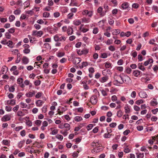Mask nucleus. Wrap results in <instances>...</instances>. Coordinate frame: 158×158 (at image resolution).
Listing matches in <instances>:
<instances>
[{"instance_id": "nucleus-1", "label": "nucleus", "mask_w": 158, "mask_h": 158, "mask_svg": "<svg viewBox=\"0 0 158 158\" xmlns=\"http://www.w3.org/2000/svg\"><path fill=\"white\" fill-rule=\"evenodd\" d=\"M114 80L113 83L116 85L119 86L120 84H122L124 82L123 79L121 75H118L115 73L114 75Z\"/></svg>"}, {"instance_id": "nucleus-2", "label": "nucleus", "mask_w": 158, "mask_h": 158, "mask_svg": "<svg viewBox=\"0 0 158 158\" xmlns=\"http://www.w3.org/2000/svg\"><path fill=\"white\" fill-rule=\"evenodd\" d=\"M103 149V147L102 146L99 145V146L96 147L94 148L91 151L92 153L95 154L99 152Z\"/></svg>"}, {"instance_id": "nucleus-3", "label": "nucleus", "mask_w": 158, "mask_h": 158, "mask_svg": "<svg viewBox=\"0 0 158 158\" xmlns=\"http://www.w3.org/2000/svg\"><path fill=\"white\" fill-rule=\"evenodd\" d=\"M90 102L93 105L96 104L97 102V97L96 95H93L90 98Z\"/></svg>"}, {"instance_id": "nucleus-4", "label": "nucleus", "mask_w": 158, "mask_h": 158, "mask_svg": "<svg viewBox=\"0 0 158 158\" xmlns=\"http://www.w3.org/2000/svg\"><path fill=\"white\" fill-rule=\"evenodd\" d=\"M43 34V32L42 31H32V35L34 36L41 37Z\"/></svg>"}, {"instance_id": "nucleus-5", "label": "nucleus", "mask_w": 158, "mask_h": 158, "mask_svg": "<svg viewBox=\"0 0 158 158\" xmlns=\"http://www.w3.org/2000/svg\"><path fill=\"white\" fill-rule=\"evenodd\" d=\"M139 96L141 98H146L148 97V95L146 92L144 91H141L139 94Z\"/></svg>"}, {"instance_id": "nucleus-6", "label": "nucleus", "mask_w": 158, "mask_h": 158, "mask_svg": "<svg viewBox=\"0 0 158 158\" xmlns=\"http://www.w3.org/2000/svg\"><path fill=\"white\" fill-rule=\"evenodd\" d=\"M108 79V77L107 75H105L100 79V81L101 82L103 83L106 81Z\"/></svg>"}, {"instance_id": "nucleus-7", "label": "nucleus", "mask_w": 158, "mask_h": 158, "mask_svg": "<svg viewBox=\"0 0 158 158\" xmlns=\"http://www.w3.org/2000/svg\"><path fill=\"white\" fill-rule=\"evenodd\" d=\"M11 116L10 115H4L2 118V120L4 121H9L10 119Z\"/></svg>"}, {"instance_id": "nucleus-8", "label": "nucleus", "mask_w": 158, "mask_h": 158, "mask_svg": "<svg viewBox=\"0 0 158 158\" xmlns=\"http://www.w3.org/2000/svg\"><path fill=\"white\" fill-rule=\"evenodd\" d=\"M35 94V91H33L32 92H30L29 93L26 94V96L28 98H31L34 96Z\"/></svg>"}, {"instance_id": "nucleus-9", "label": "nucleus", "mask_w": 158, "mask_h": 158, "mask_svg": "<svg viewBox=\"0 0 158 158\" xmlns=\"http://www.w3.org/2000/svg\"><path fill=\"white\" fill-rule=\"evenodd\" d=\"M123 78V80H124L125 82H126V83H129L131 81L130 78L127 75H124Z\"/></svg>"}, {"instance_id": "nucleus-10", "label": "nucleus", "mask_w": 158, "mask_h": 158, "mask_svg": "<svg viewBox=\"0 0 158 158\" xmlns=\"http://www.w3.org/2000/svg\"><path fill=\"white\" fill-rule=\"evenodd\" d=\"M102 8L101 7H99L97 10L98 13H99L101 16H104L105 14V13H102Z\"/></svg>"}, {"instance_id": "nucleus-11", "label": "nucleus", "mask_w": 158, "mask_h": 158, "mask_svg": "<svg viewBox=\"0 0 158 158\" xmlns=\"http://www.w3.org/2000/svg\"><path fill=\"white\" fill-rule=\"evenodd\" d=\"M22 61L23 64H27L29 62V59L27 57L24 56L22 59Z\"/></svg>"}, {"instance_id": "nucleus-12", "label": "nucleus", "mask_w": 158, "mask_h": 158, "mask_svg": "<svg viewBox=\"0 0 158 158\" xmlns=\"http://www.w3.org/2000/svg\"><path fill=\"white\" fill-rule=\"evenodd\" d=\"M67 33L68 35H70L73 33V28L70 27H69L67 30Z\"/></svg>"}, {"instance_id": "nucleus-13", "label": "nucleus", "mask_w": 158, "mask_h": 158, "mask_svg": "<svg viewBox=\"0 0 158 158\" xmlns=\"http://www.w3.org/2000/svg\"><path fill=\"white\" fill-rule=\"evenodd\" d=\"M150 104L152 106H155L157 105L158 103L156 101V99L154 98L150 102Z\"/></svg>"}, {"instance_id": "nucleus-14", "label": "nucleus", "mask_w": 158, "mask_h": 158, "mask_svg": "<svg viewBox=\"0 0 158 158\" xmlns=\"http://www.w3.org/2000/svg\"><path fill=\"white\" fill-rule=\"evenodd\" d=\"M6 103L7 104L11 105L12 106H13L16 104L15 101L14 99L7 100V101Z\"/></svg>"}, {"instance_id": "nucleus-15", "label": "nucleus", "mask_w": 158, "mask_h": 158, "mask_svg": "<svg viewBox=\"0 0 158 158\" xmlns=\"http://www.w3.org/2000/svg\"><path fill=\"white\" fill-rule=\"evenodd\" d=\"M81 61L80 58H75L73 60V62L75 64H79Z\"/></svg>"}, {"instance_id": "nucleus-16", "label": "nucleus", "mask_w": 158, "mask_h": 158, "mask_svg": "<svg viewBox=\"0 0 158 158\" xmlns=\"http://www.w3.org/2000/svg\"><path fill=\"white\" fill-rule=\"evenodd\" d=\"M141 73V72L138 70H135L133 72V75L134 76L138 77V76L140 75Z\"/></svg>"}, {"instance_id": "nucleus-17", "label": "nucleus", "mask_w": 158, "mask_h": 158, "mask_svg": "<svg viewBox=\"0 0 158 158\" xmlns=\"http://www.w3.org/2000/svg\"><path fill=\"white\" fill-rule=\"evenodd\" d=\"M64 128H65V130L67 131H69L70 129V125L69 124L66 123L64 124Z\"/></svg>"}, {"instance_id": "nucleus-18", "label": "nucleus", "mask_w": 158, "mask_h": 158, "mask_svg": "<svg viewBox=\"0 0 158 158\" xmlns=\"http://www.w3.org/2000/svg\"><path fill=\"white\" fill-rule=\"evenodd\" d=\"M129 7V5L127 2H124L121 5V7L123 9H126Z\"/></svg>"}, {"instance_id": "nucleus-19", "label": "nucleus", "mask_w": 158, "mask_h": 158, "mask_svg": "<svg viewBox=\"0 0 158 158\" xmlns=\"http://www.w3.org/2000/svg\"><path fill=\"white\" fill-rule=\"evenodd\" d=\"M8 68L5 66H4L2 67L1 71L2 72V73L4 74L6 73L8 71Z\"/></svg>"}, {"instance_id": "nucleus-20", "label": "nucleus", "mask_w": 158, "mask_h": 158, "mask_svg": "<svg viewBox=\"0 0 158 158\" xmlns=\"http://www.w3.org/2000/svg\"><path fill=\"white\" fill-rule=\"evenodd\" d=\"M138 68L143 71L145 70V68L142 65V63H139L138 64Z\"/></svg>"}, {"instance_id": "nucleus-21", "label": "nucleus", "mask_w": 158, "mask_h": 158, "mask_svg": "<svg viewBox=\"0 0 158 158\" xmlns=\"http://www.w3.org/2000/svg\"><path fill=\"white\" fill-rule=\"evenodd\" d=\"M61 35H56L54 36V39L56 42L60 41V36Z\"/></svg>"}, {"instance_id": "nucleus-22", "label": "nucleus", "mask_w": 158, "mask_h": 158, "mask_svg": "<svg viewBox=\"0 0 158 158\" xmlns=\"http://www.w3.org/2000/svg\"><path fill=\"white\" fill-rule=\"evenodd\" d=\"M88 65V63L86 62H83L82 63V65L79 66L80 69H82L84 67H86Z\"/></svg>"}, {"instance_id": "nucleus-23", "label": "nucleus", "mask_w": 158, "mask_h": 158, "mask_svg": "<svg viewBox=\"0 0 158 158\" xmlns=\"http://www.w3.org/2000/svg\"><path fill=\"white\" fill-rule=\"evenodd\" d=\"M43 102L41 100H39L36 101L35 103L37 106H40L42 105Z\"/></svg>"}, {"instance_id": "nucleus-24", "label": "nucleus", "mask_w": 158, "mask_h": 158, "mask_svg": "<svg viewBox=\"0 0 158 158\" xmlns=\"http://www.w3.org/2000/svg\"><path fill=\"white\" fill-rule=\"evenodd\" d=\"M125 112L126 113H129L130 112V108L128 105L124 107Z\"/></svg>"}, {"instance_id": "nucleus-25", "label": "nucleus", "mask_w": 158, "mask_h": 158, "mask_svg": "<svg viewBox=\"0 0 158 158\" xmlns=\"http://www.w3.org/2000/svg\"><path fill=\"white\" fill-rule=\"evenodd\" d=\"M16 85L14 84L9 88V91L10 92H13L15 90V87Z\"/></svg>"}, {"instance_id": "nucleus-26", "label": "nucleus", "mask_w": 158, "mask_h": 158, "mask_svg": "<svg viewBox=\"0 0 158 158\" xmlns=\"http://www.w3.org/2000/svg\"><path fill=\"white\" fill-rule=\"evenodd\" d=\"M68 131L64 130H61L60 131V133L62 134L64 136H66L68 134V132H67Z\"/></svg>"}, {"instance_id": "nucleus-27", "label": "nucleus", "mask_w": 158, "mask_h": 158, "mask_svg": "<svg viewBox=\"0 0 158 158\" xmlns=\"http://www.w3.org/2000/svg\"><path fill=\"white\" fill-rule=\"evenodd\" d=\"M98 143V144H100V142L99 141H96V142H93L91 143V146L92 147H93L94 148H95L96 147L97 145H96L95 144H97Z\"/></svg>"}, {"instance_id": "nucleus-28", "label": "nucleus", "mask_w": 158, "mask_h": 158, "mask_svg": "<svg viewBox=\"0 0 158 158\" xmlns=\"http://www.w3.org/2000/svg\"><path fill=\"white\" fill-rule=\"evenodd\" d=\"M120 33L119 30L118 29H115L113 30L112 34L114 35H117Z\"/></svg>"}, {"instance_id": "nucleus-29", "label": "nucleus", "mask_w": 158, "mask_h": 158, "mask_svg": "<svg viewBox=\"0 0 158 158\" xmlns=\"http://www.w3.org/2000/svg\"><path fill=\"white\" fill-rule=\"evenodd\" d=\"M17 115L19 116L22 117L25 115V114L22 111H19L17 112Z\"/></svg>"}, {"instance_id": "nucleus-30", "label": "nucleus", "mask_w": 158, "mask_h": 158, "mask_svg": "<svg viewBox=\"0 0 158 158\" xmlns=\"http://www.w3.org/2000/svg\"><path fill=\"white\" fill-rule=\"evenodd\" d=\"M117 115L118 117H122L123 115V112L121 110H120L117 112Z\"/></svg>"}, {"instance_id": "nucleus-31", "label": "nucleus", "mask_w": 158, "mask_h": 158, "mask_svg": "<svg viewBox=\"0 0 158 158\" xmlns=\"http://www.w3.org/2000/svg\"><path fill=\"white\" fill-rule=\"evenodd\" d=\"M82 119V117L81 116H76L74 118L75 120L77 122H79L81 121Z\"/></svg>"}, {"instance_id": "nucleus-32", "label": "nucleus", "mask_w": 158, "mask_h": 158, "mask_svg": "<svg viewBox=\"0 0 158 158\" xmlns=\"http://www.w3.org/2000/svg\"><path fill=\"white\" fill-rule=\"evenodd\" d=\"M74 24L76 26H79L81 24V22L78 20L73 21Z\"/></svg>"}, {"instance_id": "nucleus-33", "label": "nucleus", "mask_w": 158, "mask_h": 158, "mask_svg": "<svg viewBox=\"0 0 158 158\" xmlns=\"http://www.w3.org/2000/svg\"><path fill=\"white\" fill-rule=\"evenodd\" d=\"M64 52H59L57 53V56L58 57H61L64 56Z\"/></svg>"}, {"instance_id": "nucleus-34", "label": "nucleus", "mask_w": 158, "mask_h": 158, "mask_svg": "<svg viewBox=\"0 0 158 158\" xmlns=\"http://www.w3.org/2000/svg\"><path fill=\"white\" fill-rule=\"evenodd\" d=\"M108 49L112 52H114L115 50V47L113 45H110L108 47Z\"/></svg>"}, {"instance_id": "nucleus-35", "label": "nucleus", "mask_w": 158, "mask_h": 158, "mask_svg": "<svg viewBox=\"0 0 158 158\" xmlns=\"http://www.w3.org/2000/svg\"><path fill=\"white\" fill-rule=\"evenodd\" d=\"M30 52V50L29 48H25L23 50V52L24 54H27L29 53Z\"/></svg>"}, {"instance_id": "nucleus-36", "label": "nucleus", "mask_w": 158, "mask_h": 158, "mask_svg": "<svg viewBox=\"0 0 158 158\" xmlns=\"http://www.w3.org/2000/svg\"><path fill=\"white\" fill-rule=\"evenodd\" d=\"M15 16L13 15H11L9 17V20L10 22H11L15 19Z\"/></svg>"}, {"instance_id": "nucleus-37", "label": "nucleus", "mask_w": 158, "mask_h": 158, "mask_svg": "<svg viewBox=\"0 0 158 158\" xmlns=\"http://www.w3.org/2000/svg\"><path fill=\"white\" fill-rule=\"evenodd\" d=\"M136 92L135 91H133L131 94V97L133 98H135L136 96Z\"/></svg>"}, {"instance_id": "nucleus-38", "label": "nucleus", "mask_w": 158, "mask_h": 158, "mask_svg": "<svg viewBox=\"0 0 158 158\" xmlns=\"http://www.w3.org/2000/svg\"><path fill=\"white\" fill-rule=\"evenodd\" d=\"M50 15V13L47 12H44L43 13V16L44 17L48 18L49 17Z\"/></svg>"}, {"instance_id": "nucleus-39", "label": "nucleus", "mask_w": 158, "mask_h": 158, "mask_svg": "<svg viewBox=\"0 0 158 158\" xmlns=\"http://www.w3.org/2000/svg\"><path fill=\"white\" fill-rule=\"evenodd\" d=\"M21 11L19 9H17L14 12V14L15 15H18L20 14Z\"/></svg>"}, {"instance_id": "nucleus-40", "label": "nucleus", "mask_w": 158, "mask_h": 158, "mask_svg": "<svg viewBox=\"0 0 158 158\" xmlns=\"http://www.w3.org/2000/svg\"><path fill=\"white\" fill-rule=\"evenodd\" d=\"M60 14L59 12H55L53 14V16L56 18L60 16Z\"/></svg>"}, {"instance_id": "nucleus-41", "label": "nucleus", "mask_w": 158, "mask_h": 158, "mask_svg": "<svg viewBox=\"0 0 158 158\" xmlns=\"http://www.w3.org/2000/svg\"><path fill=\"white\" fill-rule=\"evenodd\" d=\"M56 138L58 139H59L60 140H62L63 138V137L62 135L59 134L57 135L56 136Z\"/></svg>"}, {"instance_id": "nucleus-42", "label": "nucleus", "mask_w": 158, "mask_h": 158, "mask_svg": "<svg viewBox=\"0 0 158 158\" xmlns=\"http://www.w3.org/2000/svg\"><path fill=\"white\" fill-rule=\"evenodd\" d=\"M26 14L32 15L34 14V12L32 10H29L26 11Z\"/></svg>"}, {"instance_id": "nucleus-43", "label": "nucleus", "mask_w": 158, "mask_h": 158, "mask_svg": "<svg viewBox=\"0 0 158 158\" xmlns=\"http://www.w3.org/2000/svg\"><path fill=\"white\" fill-rule=\"evenodd\" d=\"M6 38L7 39H10L11 35L9 32H6L5 34Z\"/></svg>"}, {"instance_id": "nucleus-44", "label": "nucleus", "mask_w": 158, "mask_h": 158, "mask_svg": "<svg viewBox=\"0 0 158 158\" xmlns=\"http://www.w3.org/2000/svg\"><path fill=\"white\" fill-rule=\"evenodd\" d=\"M24 142H25L24 141H20L19 143V144H18V147L19 148H21L22 147L23 144L24 143Z\"/></svg>"}, {"instance_id": "nucleus-45", "label": "nucleus", "mask_w": 158, "mask_h": 158, "mask_svg": "<svg viewBox=\"0 0 158 158\" xmlns=\"http://www.w3.org/2000/svg\"><path fill=\"white\" fill-rule=\"evenodd\" d=\"M137 155V158H143L144 156V153H136Z\"/></svg>"}, {"instance_id": "nucleus-46", "label": "nucleus", "mask_w": 158, "mask_h": 158, "mask_svg": "<svg viewBox=\"0 0 158 158\" xmlns=\"http://www.w3.org/2000/svg\"><path fill=\"white\" fill-rule=\"evenodd\" d=\"M66 37L64 36H60V41H64L66 39Z\"/></svg>"}, {"instance_id": "nucleus-47", "label": "nucleus", "mask_w": 158, "mask_h": 158, "mask_svg": "<svg viewBox=\"0 0 158 158\" xmlns=\"http://www.w3.org/2000/svg\"><path fill=\"white\" fill-rule=\"evenodd\" d=\"M112 43L113 40L112 39H108L106 42V43L108 45L112 44Z\"/></svg>"}, {"instance_id": "nucleus-48", "label": "nucleus", "mask_w": 158, "mask_h": 158, "mask_svg": "<svg viewBox=\"0 0 158 158\" xmlns=\"http://www.w3.org/2000/svg\"><path fill=\"white\" fill-rule=\"evenodd\" d=\"M111 135V134H110L108 132L107 133H105L104 134V137L105 138H110Z\"/></svg>"}, {"instance_id": "nucleus-49", "label": "nucleus", "mask_w": 158, "mask_h": 158, "mask_svg": "<svg viewBox=\"0 0 158 158\" xmlns=\"http://www.w3.org/2000/svg\"><path fill=\"white\" fill-rule=\"evenodd\" d=\"M54 4L52 0H48V6H51L53 5Z\"/></svg>"}, {"instance_id": "nucleus-50", "label": "nucleus", "mask_w": 158, "mask_h": 158, "mask_svg": "<svg viewBox=\"0 0 158 158\" xmlns=\"http://www.w3.org/2000/svg\"><path fill=\"white\" fill-rule=\"evenodd\" d=\"M20 134L23 137L24 136L26 135V131L25 130H23L21 131L20 132Z\"/></svg>"}, {"instance_id": "nucleus-51", "label": "nucleus", "mask_w": 158, "mask_h": 158, "mask_svg": "<svg viewBox=\"0 0 158 158\" xmlns=\"http://www.w3.org/2000/svg\"><path fill=\"white\" fill-rule=\"evenodd\" d=\"M124 151L126 153H128L130 152V149L127 147L124 148Z\"/></svg>"}, {"instance_id": "nucleus-52", "label": "nucleus", "mask_w": 158, "mask_h": 158, "mask_svg": "<svg viewBox=\"0 0 158 158\" xmlns=\"http://www.w3.org/2000/svg\"><path fill=\"white\" fill-rule=\"evenodd\" d=\"M19 108V106L18 105H17L15 107H14L13 108V110L15 112H16L18 110Z\"/></svg>"}, {"instance_id": "nucleus-53", "label": "nucleus", "mask_w": 158, "mask_h": 158, "mask_svg": "<svg viewBox=\"0 0 158 158\" xmlns=\"http://www.w3.org/2000/svg\"><path fill=\"white\" fill-rule=\"evenodd\" d=\"M143 100L142 99H140V100H138L136 101V103L138 105H139L141 103H143Z\"/></svg>"}, {"instance_id": "nucleus-54", "label": "nucleus", "mask_w": 158, "mask_h": 158, "mask_svg": "<svg viewBox=\"0 0 158 158\" xmlns=\"http://www.w3.org/2000/svg\"><path fill=\"white\" fill-rule=\"evenodd\" d=\"M102 94L103 96H106L107 95V94L106 92V91L102 89L101 90Z\"/></svg>"}, {"instance_id": "nucleus-55", "label": "nucleus", "mask_w": 158, "mask_h": 158, "mask_svg": "<svg viewBox=\"0 0 158 158\" xmlns=\"http://www.w3.org/2000/svg\"><path fill=\"white\" fill-rule=\"evenodd\" d=\"M41 81L40 80H37L35 81L34 84L35 86L39 85L40 84Z\"/></svg>"}, {"instance_id": "nucleus-56", "label": "nucleus", "mask_w": 158, "mask_h": 158, "mask_svg": "<svg viewBox=\"0 0 158 158\" xmlns=\"http://www.w3.org/2000/svg\"><path fill=\"white\" fill-rule=\"evenodd\" d=\"M23 128V127L22 126H20L16 127L15 128V130L16 131H19V130L22 129Z\"/></svg>"}, {"instance_id": "nucleus-57", "label": "nucleus", "mask_w": 158, "mask_h": 158, "mask_svg": "<svg viewBox=\"0 0 158 158\" xmlns=\"http://www.w3.org/2000/svg\"><path fill=\"white\" fill-rule=\"evenodd\" d=\"M8 42V44H7L8 46L11 48H13V46L12 42L11 41L9 40Z\"/></svg>"}, {"instance_id": "nucleus-58", "label": "nucleus", "mask_w": 158, "mask_h": 158, "mask_svg": "<svg viewBox=\"0 0 158 158\" xmlns=\"http://www.w3.org/2000/svg\"><path fill=\"white\" fill-rule=\"evenodd\" d=\"M152 9L154 10L155 11L158 13V7L156 6H153L152 7Z\"/></svg>"}, {"instance_id": "nucleus-59", "label": "nucleus", "mask_w": 158, "mask_h": 158, "mask_svg": "<svg viewBox=\"0 0 158 158\" xmlns=\"http://www.w3.org/2000/svg\"><path fill=\"white\" fill-rule=\"evenodd\" d=\"M41 122L42 121L40 120H36L35 121V124L37 125H38V126H40L41 123Z\"/></svg>"}, {"instance_id": "nucleus-60", "label": "nucleus", "mask_w": 158, "mask_h": 158, "mask_svg": "<svg viewBox=\"0 0 158 158\" xmlns=\"http://www.w3.org/2000/svg\"><path fill=\"white\" fill-rule=\"evenodd\" d=\"M98 32V29L97 27L94 28L93 32L94 34H97Z\"/></svg>"}, {"instance_id": "nucleus-61", "label": "nucleus", "mask_w": 158, "mask_h": 158, "mask_svg": "<svg viewBox=\"0 0 158 158\" xmlns=\"http://www.w3.org/2000/svg\"><path fill=\"white\" fill-rule=\"evenodd\" d=\"M89 71L90 73H93L94 72V70L93 68L90 67L89 69Z\"/></svg>"}, {"instance_id": "nucleus-62", "label": "nucleus", "mask_w": 158, "mask_h": 158, "mask_svg": "<svg viewBox=\"0 0 158 158\" xmlns=\"http://www.w3.org/2000/svg\"><path fill=\"white\" fill-rule=\"evenodd\" d=\"M117 99V98L116 95H113L111 97V100L113 102H114Z\"/></svg>"}, {"instance_id": "nucleus-63", "label": "nucleus", "mask_w": 158, "mask_h": 158, "mask_svg": "<svg viewBox=\"0 0 158 158\" xmlns=\"http://www.w3.org/2000/svg\"><path fill=\"white\" fill-rule=\"evenodd\" d=\"M11 109L12 108L10 106H6L5 107V110L7 111H10L11 110Z\"/></svg>"}, {"instance_id": "nucleus-64", "label": "nucleus", "mask_w": 158, "mask_h": 158, "mask_svg": "<svg viewBox=\"0 0 158 158\" xmlns=\"http://www.w3.org/2000/svg\"><path fill=\"white\" fill-rule=\"evenodd\" d=\"M93 126L92 124H90L87 127V130L89 131L90 130H91L92 127H93Z\"/></svg>"}]
</instances>
